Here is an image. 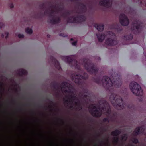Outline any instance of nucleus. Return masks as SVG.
<instances>
[{"mask_svg":"<svg viewBox=\"0 0 146 146\" xmlns=\"http://www.w3.org/2000/svg\"><path fill=\"white\" fill-rule=\"evenodd\" d=\"M112 80L108 77L105 76H104L102 80L100 77L96 78H93L94 81L97 84L102 85L107 90L112 92L114 88H119L122 84V82L121 77L119 75H117V76H112Z\"/></svg>","mask_w":146,"mask_h":146,"instance_id":"obj_1","label":"nucleus"},{"mask_svg":"<svg viewBox=\"0 0 146 146\" xmlns=\"http://www.w3.org/2000/svg\"><path fill=\"white\" fill-rule=\"evenodd\" d=\"M110 99L113 107L117 110H121L126 108L129 109L132 108V105H127L123 102L121 96H117L115 94H111Z\"/></svg>","mask_w":146,"mask_h":146,"instance_id":"obj_2","label":"nucleus"},{"mask_svg":"<svg viewBox=\"0 0 146 146\" xmlns=\"http://www.w3.org/2000/svg\"><path fill=\"white\" fill-rule=\"evenodd\" d=\"M72 80L74 81L76 84L83 87L85 85V80L88 78V75L87 73H84L83 76L80 74L74 73L71 76Z\"/></svg>","mask_w":146,"mask_h":146,"instance_id":"obj_3","label":"nucleus"},{"mask_svg":"<svg viewBox=\"0 0 146 146\" xmlns=\"http://www.w3.org/2000/svg\"><path fill=\"white\" fill-rule=\"evenodd\" d=\"M129 87L130 90L135 95L140 96L143 95V90L141 86L136 82H131L129 84Z\"/></svg>","mask_w":146,"mask_h":146,"instance_id":"obj_4","label":"nucleus"},{"mask_svg":"<svg viewBox=\"0 0 146 146\" xmlns=\"http://www.w3.org/2000/svg\"><path fill=\"white\" fill-rule=\"evenodd\" d=\"M84 67L86 70L91 74L96 75L98 69V68L92 63L90 61H84Z\"/></svg>","mask_w":146,"mask_h":146,"instance_id":"obj_5","label":"nucleus"},{"mask_svg":"<svg viewBox=\"0 0 146 146\" xmlns=\"http://www.w3.org/2000/svg\"><path fill=\"white\" fill-rule=\"evenodd\" d=\"M98 108L101 111H106L107 115H109L111 113V110L108 103L106 100H101L98 102Z\"/></svg>","mask_w":146,"mask_h":146,"instance_id":"obj_6","label":"nucleus"},{"mask_svg":"<svg viewBox=\"0 0 146 146\" xmlns=\"http://www.w3.org/2000/svg\"><path fill=\"white\" fill-rule=\"evenodd\" d=\"M69 96L70 97V98L68 96H66V98L70 100L69 102H70L71 104H72L74 102L76 106H78V107L76 108L77 110H78L80 108L79 110H81L82 109V107L80 105V101H78V100L76 96L74 95H70ZM65 102H67L69 101L68 100L66 99L65 100Z\"/></svg>","mask_w":146,"mask_h":146,"instance_id":"obj_7","label":"nucleus"},{"mask_svg":"<svg viewBox=\"0 0 146 146\" xmlns=\"http://www.w3.org/2000/svg\"><path fill=\"white\" fill-rule=\"evenodd\" d=\"M62 59L69 64H72L74 63V65L75 66V68L78 70L80 69V66L78 63L77 60L74 58V56H64L63 57Z\"/></svg>","mask_w":146,"mask_h":146,"instance_id":"obj_8","label":"nucleus"},{"mask_svg":"<svg viewBox=\"0 0 146 146\" xmlns=\"http://www.w3.org/2000/svg\"><path fill=\"white\" fill-rule=\"evenodd\" d=\"M142 29V26L138 21H134L131 25V32L135 34H137L139 33Z\"/></svg>","mask_w":146,"mask_h":146,"instance_id":"obj_9","label":"nucleus"},{"mask_svg":"<svg viewBox=\"0 0 146 146\" xmlns=\"http://www.w3.org/2000/svg\"><path fill=\"white\" fill-rule=\"evenodd\" d=\"M108 33L110 35H112V36L114 38H112V37L111 36V38H109L106 39L105 42L106 44L109 46H113L117 44V42L115 38V34L111 31H109Z\"/></svg>","mask_w":146,"mask_h":146,"instance_id":"obj_10","label":"nucleus"},{"mask_svg":"<svg viewBox=\"0 0 146 146\" xmlns=\"http://www.w3.org/2000/svg\"><path fill=\"white\" fill-rule=\"evenodd\" d=\"M93 106V109L90 111V112L91 115L95 117H100L102 115V111L101 110H98L95 106L93 104L92 105Z\"/></svg>","mask_w":146,"mask_h":146,"instance_id":"obj_11","label":"nucleus"},{"mask_svg":"<svg viewBox=\"0 0 146 146\" xmlns=\"http://www.w3.org/2000/svg\"><path fill=\"white\" fill-rule=\"evenodd\" d=\"M119 19L120 23L123 26H127L129 23V20L128 18L124 14L120 15Z\"/></svg>","mask_w":146,"mask_h":146,"instance_id":"obj_12","label":"nucleus"},{"mask_svg":"<svg viewBox=\"0 0 146 146\" xmlns=\"http://www.w3.org/2000/svg\"><path fill=\"white\" fill-rule=\"evenodd\" d=\"M55 12L54 10H51L49 12V16L52 19H50V23L52 24H57L59 23L61 21V19L60 17H57L56 19H54V13Z\"/></svg>","mask_w":146,"mask_h":146,"instance_id":"obj_13","label":"nucleus"},{"mask_svg":"<svg viewBox=\"0 0 146 146\" xmlns=\"http://www.w3.org/2000/svg\"><path fill=\"white\" fill-rule=\"evenodd\" d=\"M60 86L61 88L62 89L63 88H69V90H65L64 91V92L65 93H72L73 92L70 89V88H72V86L71 85L69 84L68 82H63L61 84Z\"/></svg>","mask_w":146,"mask_h":146,"instance_id":"obj_14","label":"nucleus"},{"mask_svg":"<svg viewBox=\"0 0 146 146\" xmlns=\"http://www.w3.org/2000/svg\"><path fill=\"white\" fill-rule=\"evenodd\" d=\"M145 129L142 127H136L133 132V135L137 136L140 134H143Z\"/></svg>","mask_w":146,"mask_h":146,"instance_id":"obj_15","label":"nucleus"},{"mask_svg":"<svg viewBox=\"0 0 146 146\" xmlns=\"http://www.w3.org/2000/svg\"><path fill=\"white\" fill-rule=\"evenodd\" d=\"M50 60L53 62L56 68L60 70L61 69L59 62L53 56H50Z\"/></svg>","mask_w":146,"mask_h":146,"instance_id":"obj_16","label":"nucleus"},{"mask_svg":"<svg viewBox=\"0 0 146 146\" xmlns=\"http://www.w3.org/2000/svg\"><path fill=\"white\" fill-rule=\"evenodd\" d=\"M99 4L101 6L109 8L111 7L112 3L110 2V0H103L100 1Z\"/></svg>","mask_w":146,"mask_h":146,"instance_id":"obj_17","label":"nucleus"},{"mask_svg":"<svg viewBox=\"0 0 146 146\" xmlns=\"http://www.w3.org/2000/svg\"><path fill=\"white\" fill-rule=\"evenodd\" d=\"M79 21L78 19L74 16H70L67 18V22L68 23H78Z\"/></svg>","mask_w":146,"mask_h":146,"instance_id":"obj_18","label":"nucleus"},{"mask_svg":"<svg viewBox=\"0 0 146 146\" xmlns=\"http://www.w3.org/2000/svg\"><path fill=\"white\" fill-rule=\"evenodd\" d=\"M111 29H115L118 32H120L122 30V28L118 24H113L111 26Z\"/></svg>","mask_w":146,"mask_h":146,"instance_id":"obj_19","label":"nucleus"},{"mask_svg":"<svg viewBox=\"0 0 146 146\" xmlns=\"http://www.w3.org/2000/svg\"><path fill=\"white\" fill-rule=\"evenodd\" d=\"M77 13L78 14L80 13V12H77ZM76 17L78 19L79 21L78 23L84 21L86 19L85 17L83 15L78 14Z\"/></svg>","mask_w":146,"mask_h":146,"instance_id":"obj_20","label":"nucleus"},{"mask_svg":"<svg viewBox=\"0 0 146 146\" xmlns=\"http://www.w3.org/2000/svg\"><path fill=\"white\" fill-rule=\"evenodd\" d=\"M94 26L96 28L98 31H102L104 29V26L103 24L95 23Z\"/></svg>","mask_w":146,"mask_h":146,"instance_id":"obj_21","label":"nucleus"},{"mask_svg":"<svg viewBox=\"0 0 146 146\" xmlns=\"http://www.w3.org/2000/svg\"><path fill=\"white\" fill-rule=\"evenodd\" d=\"M99 42H102L104 39L105 35L104 34H100L99 32L96 34Z\"/></svg>","mask_w":146,"mask_h":146,"instance_id":"obj_22","label":"nucleus"},{"mask_svg":"<svg viewBox=\"0 0 146 146\" xmlns=\"http://www.w3.org/2000/svg\"><path fill=\"white\" fill-rule=\"evenodd\" d=\"M27 72L23 69H20L18 71V74L20 76L27 75Z\"/></svg>","mask_w":146,"mask_h":146,"instance_id":"obj_23","label":"nucleus"},{"mask_svg":"<svg viewBox=\"0 0 146 146\" xmlns=\"http://www.w3.org/2000/svg\"><path fill=\"white\" fill-rule=\"evenodd\" d=\"M121 133L120 130L116 129L111 133V135L116 137H118V136Z\"/></svg>","mask_w":146,"mask_h":146,"instance_id":"obj_24","label":"nucleus"},{"mask_svg":"<svg viewBox=\"0 0 146 146\" xmlns=\"http://www.w3.org/2000/svg\"><path fill=\"white\" fill-rule=\"evenodd\" d=\"M133 38V35L132 34H130L129 35H125L123 38L124 40H130Z\"/></svg>","mask_w":146,"mask_h":146,"instance_id":"obj_25","label":"nucleus"},{"mask_svg":"<svg viewBox=\"0 0 146 146\" xmlns=\"http://www.w3.org/2000/svg\"><path fill=\"white\" fill-rule=\"evenodd\" d=\"M51 85L54 89L57 90L58 88L59 84L56 82L54 81L52 82Z\"/></svg>","mask_w":146,"mask_h":146,"instance_id":"obj_26","label":"nucleus"},{"mask_svg":"<svg viewBox=\"0 0 146 146\" xmlns=\"http://www.w3.org/2000/svg\"><path fill=\"white\" fill-rule=\"evenodd\" d=\"M70 14V12L69 11H66L65 12L63 13L62 14V16L64 18H66L69 16Z\"/></svg>","mask_w":146,"mask_h":146,"instance_id":"obj_27","label":"nucleus"},{"mask_svg":"<svg viewBox=\"0 0 146 146\" xmlns=\"http://www.w3.org/2000/svg\"><path fill=\"white\" fill-rule=\"evenodd\" d=\"M79 6L81 7L82 11H86V5L82 3H80Z\"/></svg>","mask_w":146,"mask_h":146,"instance_id":"obj_28","label":"nucleus"},{"mask_svg":"<svg viewBox=\"0 0 146 146\" xmlns=\"http://www.w3.org/2000/svg\"><path fill=\"white\" fill-rule=\"evenodd\" d=\"M25 31L27 33L31 34L32 33L33 31L31 29L27 28L25 29Z\"/></svg>","mask_w":146,"mask_h":146,"instance_id":"obj_29","label":"nucleus"},{"mask_svg":"<svg viewBox=\"0 0 146 146\" xmlns=\"http://www.w3.org/2000/svg\"><path fill=\"white\" fill-rule=\"evenodd\" d=\"M122 139L124 140L125 141H126L127 138V134H124L121 136Z\"/></svg>","mask_w":146,"mask_h":146,"instance_id":"obj_30","label":"nucleus"},{"mask_svg":"<svg viewBox=\"0 0 146 146\" xmlns=\"http://www.w3.org/2000/svg\"><path fill=\"white\" fill-rule=\"evenodd\" d=\"M132 142L135 144H137L139 143L138 139L136 138H133L132 140Z\"/></svg>","mask_w":146,"mask_h":146,"instance_id":"obj_31","label":"nucleus"},{"mask_svg":"<svg viewBox=\"0 0 146 146\" xmlns=\"http://www.w3.org/2000/svg\"><path fill=\"white\" fill-rule=\"evenodd\" d=\"M80 94L81 95L82 97L83 98H84L87 99L88 96L87 95L84 94L83 93L82 94L81 93H80Z\"/></svg>","mask_w":146,"mask_h":146,"instance_id":"obj_32","label":"nucleus"},{"mask_svg":"<svg viewBox=\"0 0 146 146\" xmlns=\"http://www.w3.org/2000/svg\"><path fill=\"white\" fill-rule=\"evenodd\" d=\"M3 83L2 82H0V90L1 91H2L4 90V89L3 87Z\"/></svg>","mask_w":146,"mask_h":146,"instance_id":"obj_33","label":"nucleus"},{"mask_svg":"<svg viewBox=\"0 0 146 146\" xmlns=\"http://www.w3.org/2000/svg\"><path fill=\"white\" fill-rule=\"evenodd\" d=\"M57 8H58L59 10H62L64 9V7L63 5H60L58 6Z\"/></svg>","mask_w":146,"mask_h":146,"instance_id":"obj_34","label":"nucleus"},{"mask_svg":"<svg viewBox=\"0 0 146 146\" xmlns=\"http://www.w3.org/2000/svg\"><path fill=\"white\" fill-rule=\"evenodd\" d=\"M40 7L41 9H43L45 8V5L44 3L41 4L40 5Z\"/></svg>","mask_w":146,"mask_h":146,"instance_id":"obj_35","label":"nucleus"},{"mask_svg":"<svg viewBox=\"0 0 146 146\" xmlns=\"http://www.w3.org/2000/svg\"><path fill=\"white\" fill-rule=\"evenodd\" d=\"M103 121L104 122H109L110 120L108 118H104L103 120Z\"/></svg>","mask_w":146,"mask_h":146,"instance_id":"obj_36","label":"nucleus"},{"mask_svg":"<svg viewBox=\"0 0 146 146\" xmlns=\"http://www.w3.org/2000/svg\"><path fill=\"white\" fill-rule=\"evenodd\" d=\"M114 142L117 143L119 141V138L118 137H116L114 138Z\"/></svg>","mask_w":146,"mask_h":146,"instance_id":"obj_37","label":"nucleus"},{"mask_svg":"<svg viewBox=\"0 0 146 146\" xmlns=\"http://www.w3.org/2000/svg\"><path fill=\"white\" fill-rule=\"evenodd\" d=\"M83 92L84 93H86L87 94L88 92V89L86 88V89H83Z\"/></svg>","mask_w":146,"mask_h":146,"instance_id":"obj_38","label":"nucleus"},{"mask_svg":"<svg viewBox=\"0 0 146 146\" xmlns=\"http://www.w3.org/2000/svg\"><path fill=\"white\" fill-rule=\"evenodd\" d=\"M59 35L60 36H62L63 37H65L66 36H67L66 34L63 33H61L59 34Z\"/></svg>","mask_w":146,"mask_h":146,"instance_id":"obj_39","label":"nucleus"},{"mask_svg":"<svg viewBox=\"0 0 146 146\" xmlns=\"http://www.w3.org/2000/svg\"><path fill=\"white\" fill-rule=\"evenodd\" d=\"M18 37L19 38H23L24 37V35L23 34H19L18 35Z\"/></svg>","mask_w":146,"mask_h":146,"instance_id":"obj_40","label":"nucleus"},{"mask_svg":"<svg viewBox=\"0 0 146 146\" xmlns=\"http://www.w3.org/2000/svg\"><path fill=\"white\" fill-rule=\"evenodd\" d=\"M5 34L6 35L5 37V39H7L8 37L9 33L8 32H5Z\"/></svg>","mask_w":146,"mask_h":146,"instance_id":"obj_41","label":"nucleus"},{"mask_svg":"<svg viewBox=\"0 0 146 146\" xmlns=\"http://www.w3.org/2000/svg\"><path fill=\"white\" fill-rule=\"evenodd\" d=\"M77 42L76 41H74L72 42V44L73 45L75 46L76 45Z\"/></svg>","mask_w":146,"mask_h":146,"instance_id":"obj_42","label":"nucleus"},{"mask_svg":"<svg viewBox=\"0 0 146 146\" xmlns=\"http://www.w3.org/2000/svg\"><path fill=\"white\" fill-rule=\"evenodd\" d=\"M9 7L11 9L13 8L14 7V5L12 3L10 4L9 5Z\"/></svg>","mask_w":146,"mask_h":146,"instance_id":"obj_43","label":"nucleus"},{"mask_svg":"<svg viewBox=\"0 0 146 146\" xmlns=\"http://www.w3.org/2000/svg\"><path fill=\"white\" fill-rule=\"evenodd\" d=\"M44 13L45 14H49V12H48V11L46 10L45 12H44Z\"/></svg>","mask_w":146,"mask_h":146,"instance_id":"obj_44","label":"nucleus"},{"mask_svg":"<svg viewBox=\"0 0 146 146\" xmlns=\"http://www.w3.org/2000/svg\"><path fill=\"white\" fill-rule=\"evenodd\" d=\"M51 8H57V7L56 6V5H52L50 6Z\"/></svg>","mask_w":146,"mask_h":146,"instance_id":"obj_45","label":"nucleus"},{"mask_svg":"<svg viewBox=\"0 0 146 146\" xmlns=\"http://www.w3.org/2000/svg\"><path fill=\"white\" fill-rule=\"evenodd\" d=\"M3 24L2 23H0V28H2L3 27Z\"/></svg>","mask_w":146,"mask_h":146,"instance_id":"obj_46","label":"nucleus"},{"mask_svg":"<svg viewBox=\"0 0 146 146\" xmlns=\"http://www.w3.org/2000/svg\"><path fill=\"white\" fill-rule=\"evenodd\" d=\"M4 34H2L1 35V37L2 38H4Z\"/></svg>","mask_w":146,"mask_h":146,"instance_id":"obj_47","label":"nucleus"},{"mask_svg":"<svg viewBox=\"0 0 146 146\" xmlns=\"http://www.w3.org/2000/svg\"><path fill=\"white\" fill-rule=\"evenodd\" d=\"M73 108V106L72 105H71L70 106V108Z\"/></svg>","mask_w":146,"mask_h":146,"instance_id":"obj_48","label":"nucleus"},{"mask_svg":"<svg viewBox=\"0 0 146 146\" xmlns=\"http://www.w3.org/2000/svg\"><path fill=\"white\" fill-rule=\"evenodd\" d=\"M50 35H47V36L48 38H49L50 37Z\"/></svg>","mask_w":146,"mask_h":146,"instance_id":"obj_49","label":"nucleus"},{"mask_svg":"<svg viewBox=\"0 0 146 146\" xmlns=\"http://www.w3.org/2000/svg\"><path fill=\"white\" fill-rule=\"evenodd\" d=\"M22 109H21V108H19V110L20 111H22Z\"/></svg>","mask_w":146,"mask_h":146,"instance_id":"obj_50","label":"nucleus"},{"mask_svg":"<svg viewBox=\"0 0 146 146\" xmlns=\"http://www.w3.org/2000/svg\"><path fill=\"white\" fill-rule=\"evenodd\" d=\"M70 40L71 41H73V38H72L70 39Z\"/></svg>","mask_w":146,"mask_h":146,"instance_id":"obj_51","label":"nucleus"},{"mask_svg":"<svg viewBox=\"0 0 146 146\" xmlns=\"http://www.w3.org/2000/svg\"><path fill=\"white\" fill-rule=\"evenodd\" d=\"M50 102L52 103H53V102L52 101H50Z\"/></svg>","mask_w":146,"mask_h":146,"instance_id":"obj_52","label":"nucleus"},{"mask_svg":"<svg viewBox=\"0 0 146 146\" xmlns=\"http://www.w3.org/2000/svg\"><path fill=\"white\" fill-rule=\"evenodd\" d=\"M58 119L60 120H61V121H62V120L61 119H60L58 118Z\"/></svg>","mask_w":146,"mask_h":146,"instance_id":"obj_53","label":"nucleus"},{"mask_svg":"<svg viewBox=\"0 0 146 146\" xmlns=\"http://www.w3.org/2000/svg\"><path fill=\"white\" fill-rule=\"evenodd\" d=\"M113 116H115V114H113Z\"/></svg>","mask_w":146,"mask_h":146,"instance_id":"obj_54","label":"nucleus"},{"mask_svg":"<svg viewBox=\"0 0 146 146\" xmlns=\"http://www.w3.org/2000/svg\"><path fill=\"white\" fill-rule=\"evenodd\" d=\"M101 142L102 143V142H103V141H101Z\"/></svg>","mask_w":146,"mask_h":146,"instance_id":"obj_55","label":"nucleus"},{"mask_svg":"<svg viewBox=\"0 0 146 146\" xmlns=\"http://www.w3.org/2000/svg\"><path fill=\"white\" fill-rule=\"evenodd\" d=\"M49 107V108H51V107L50 106H48Z\"/></svg>","mask_w":146,"mask_h":146,"instance_id":"obj_56","label":"nucleus"},{"mask_svg":"<svg viewBox=\"0 0 146 146\" xmlns=\"http://www.w3.org/2000/svg\"><path fill=\"white\" fill-rule=\"evenodd\" d=\"M92 121L91 120H90V121Z\"/></svg>","mask_w":146,"mask_h":146,"instance_id":"obj_57","label":"nucleus"},{"mask_svg":"<svg viewBox=\"0 0 146 146\" xmlns=\"http://www.w3.org/2000/svg\"><path fill=\"white\" fill-rule=\"evenodd\" d=\"M50 21H49V23H50ZM48 22H49V21H48Z\"/></svg>","mask_w":146,"mask_h":146,"instance_id":"obj_58","label":"nucleus"}]
</instances>
